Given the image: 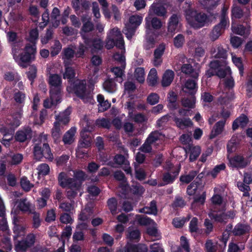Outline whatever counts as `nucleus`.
I'll return each mask as SVG.
<instances>
[{
	"label": "nucleus",
	"instance_id": "obj_52",
	"mask_svg": "<svg viewBox=\"0 0 252 252\" xmlns=\"http://www.w3.org/2000/svg\"><path fill=\"white\" fill-rule=\"evenodd\" d=\"M136 29L135 27L127 24L125 29H123V32L128 39H131L134 35Z\"/></svg>",
	"mask_w": 252,
	"mask_h": 252
},
{
	"label": "nucleus",
	"instance_id": "obj_7",
	"mask_svg": "<svg viewBox=\"0 0 252 252\" xmlns=\"http://www.w3.org/2000/svg\"><path fill=\"white\" fill-rule=\"evenodd\" d=\"M82 37L85 45L92 48V52H96L103 48V42L101 39L98 37L90 38L83 34H82Z\"/></svg>",
	"mask_w": 252,
	"mask_h": 252
},
{
	"label": "nucleus",
	"instance_id": "obj_36",
	"mask_svg": "<svg viewBox=\"0 0 252 252\" xmlns=\"http://www.w3.org/2000/svg\"><path fill=\"white\" fill-rule=\"evenodd\" d=\"M13 98L15 102L22 108L25 104L26 94L24 93L18 91L13 94Z\"/></svg>",
	"mask_w": 252,
	"mask_h": 252
},
{
	"label": "nucleus",
	"instance_id": "obj_53",
	"mask_svg": "<svg viewBox=\"0 0 252 252\" xmlns=\"http://www.w3.org/2000/svg\"><path fill=\"white\" fill-rule=\"evenodd\" d=\"M62 48V45L58 40L54 41L53 46L51 47L50 54L52 57H55L58 55Z\"/></svg>",
	"mask_w": 252,
	"mask_h": 252
},
{
	"label": "nucleus",
	"instance_id": "obj_37",
	"mask_svg": "<svg viewBox=\"0 0 252 252\" xmlns=\"http://www.w3.org/2000/svg\"><path fill=\"white\" fill-rule=\"evenodd\" d=\"M197 173V171L191 170L187 175H181L180 181L183 183L189 184L193 180Z\"/></svg>",
	"mask_w": 252,
	"mask_h": 252
},
{
	"label": "nucleus",
	"instance_id": "obj_18",
	"mask_svg": "<svg viewBox=\"0 0 252 252\" xmlns=\"http://www.w3.org/2000/svg\"><path fill=\"white\" fill-rule=\"evenodd\" d=\"M181 72L195 79H198L199 73L197 70L193 68L190 63L183 64L181 67Z\"/></svg>",
	"mask_w": 252,
	"mask_h": 252
},
{
	"label": "nucleus",
	"instance_id": "obj_10",
	"mask_svg": "<svg viewBox=\"0 0 252 252\" xmlns=\"http://www.w3.org/2000/svg\"><path fill=\"white\" fill-rule=\"evenodd\" d=\"M181 16L180 14L174 13L169 17L167 22V31L169 33H175L179 32L180 28V19Z\"/></svg>",
	"mask_w": 252,
	"mask_h": 252
},
{
	"label": "nucleus",
	"instance_id": "obj_57",
	"mask_svg": "<svg viewBox=\"0 0 252 252\" xmlns=\"http://www.w3.org/2000/svg\"><path fill=\"white\" fill-rule=\"evenodd\" d=\"M21 187L25 191H29L33 187L26 177H23L20 181Z\"/></svg>",
	"mask_w": 252,
	"mask_h": 252
},
{
	"label": "nucleus",
	"instance_id": "obj_23",
	"mask_svg": "<svg viewBox=\"0 0 252 252\" xmlns=\"http://www.w3.org/2000/svg\"><path fill=\"white\" fill-rule=\"evenodd\" d=\"M175 74L172 70H166L162 76L161 85L163 87L169 86L172 82L174 78Z\"/></svg>",
	"mask_w": 252,
	"mask_h": 252
},
{
	"label": "nucleus",
	"instance_id": "obj_15",
	"mask_svg": "<svg viewBox=\"0 0 252 252\" xmlns=\"http://www.w3.org/2000/svg\"><path fill=\"white\" fill-rule=\"evenodd\" d=\"M148 247L145 244H134L127 243L124 247L125 252H147Z\"/></svg>",
	"mask_w": 252,
	"mask_h": 252
},
{
	"label": "nucleus",
	"instance_id": "obj_55",
	"mask_svg": "<svg viewBox=\"0 0 252 252\" xmlns=\"http://www.w3.org/2000/svg\"><path fill=\"white\" fill-rule=\"evenodd\" d=\"M185 42V36L182 34H178L173 39L174 45L177 48H182Z\"/></svg>",
	"mask_w": 252,
	"mask_h": 252
},
{
	"label": "nucleus",
	"instance_id": "obj_39",
	"mask_svg": "<svg viewBox=\"0 0 252 252\" xmlns=\"http://www.w3.org/2000/svg\"><path fill=\"white\" fill-rule=\"evenodd\" d=\"M1 252H10L12 249L10 238L6 237L1 240Z\"/></svg>",
	"mask_w": 252,
	"mask_h": 252
},
{
	"label": "nucleus",
	"instance_id": "obj_8",
	"mask_svg": "<svg viewBox=\"0 0 252 252\" xmlns=\"http://www.w3.org/2000/svg\"><path fill=\"white\" fill-rule=\"evenodd\" d=\"M32 137V130L29 126L17 130L14 135L16 141L20 143L30 141Z\"/></svg>",
	"mask_w": 252,
	"mask_h": 252
},
{
	"label": "nucleus",
	"instance_id": "obj_42",
	"mask_svg": "<svg viewBox=\"0 0 252 252\" xmlns=\"http://www.w3.org/2000/svg\"><path fill=\"white\" fill-rule=\"evenodd\" d=\"M29 248V247L23 239L17 241L15 244L14 249L16 252H26Z\"/></svg>",
	"mask_w": 252,
	"mask_h": 252
},
{
	"label": "nucleus",
	"instance_id": "obj_49",
	"mask_svg": "<svg viewBox=\"0 0 252 252\" xmlns=\"http://www.w3.org/2000/svg\"><path fill=\"white\" fill-rule=\"evenodd\" d=\"M243 10L239 6H233L231 9L232 18L241 19L243 17Z\"/></svg>",
	"mask_w": 252,
	"mask_h": 252
},
{
	"label": "nucleus",
	"instance_id": "obj_56",
	"mask_svg": "<svg viewBox=\"0 0 252 252\" xmlns=\"http://www.w3.org/2000/svg\"><path fill=\"white\" fill-rule=\"evenodd\" d=\"M33 155L34 159L37 160H41L43 158L41 144H36L34 145L33 148Z\"/></svg>",
	"mask_w": 252,
	"mask_h": 252
},
{
	"label": "nucleus",
	"instance_id": "obj_19",
	"mask_svg": "<svg viewBox=\"0 0 252 252\" xmlns=\"http://www.w3.org/2000/svg\"><path fill=\"white\" fill-rule=\"evenodd\" d=\"M250 230V225L239 223L235 226L232 232L234 236H241L248 233Z\"/></svg>",
	"mask_w": 252,
	"mask_h": 252
},
{
	"label": "nucleus",
	"instance_id": "obj_46",
	"mask_svg": "<svg viewBox=\"0 0 252 252\" xmlns=\"http://www.w3.org/2000/svg\"><path fill=\"white\" fill-rule=\"evenodd\" d=\"M8 229V225L5 220V207L1 199V231H4Z\"/></svg>",
	"mask_w": 252,
	"mask_h": 252
},
{
	"label": "nucleus",
	"instance_id": "obj_29",
	"mask_svg": "<svg viewBox=\"0 0 252 252\" xmlns=\"http://www.w3.org/2000/svg\"><path fill=\"white\" fill-rule=\"evenodd\" d=\"M104 89L109 93H114L116 91L117 85L113 79L106 80L103 84Z\"/></svg>",
	"mask_w": 252,
	"mask_h": 252
},
{
	"label": "nucleus",
	"instance_id": "obj_25",
	"mask_svg": "<svg viewBox=\"0 0 252 252\" xmlns=\"http://www.w3.org/2000/svg\"><path fill=\"white\" fill-rule=\"evenodd\" d=\"M76 132V128L75 127H71L68 131H67L64 134L63 141L64 144H71L74 140V136Z\"/></svg>",
	"mask_w": 252,
	"mask_h": 252
},
{
	"label": "nucleus",
	"instance_id": "obj_4",
	"mask_svg": "<svg viewBox=\"0 0 252 252\" xmlns=\"http://www.w3.org/2000/svg\"><path fill=\"white\" fill-rule=\"evenodd\" d=\"M36 53V47L34 45L32 46L30 43H27L23 49V52L19 56L14 55L13 58L20 67L25 68L34 60Z\"/></svg>",
	"mask_w": 252,
	"mask_h": 252
},
{
	"label": "nucleus",
	"instance_id": "obj_38",
	"mask_svg": "<svg viewBox=\"0 0 252 252\" xmlns=\"http://www.w3.org/2000/svg\"><path fill=\"white\" fill-rule=\"evenodd\" d=\"M107 206L112 215L117 213L118 201L115 197H111L107 201Z\"/></svg>",
	"mask_w": 252,
	"mask_h": 252
},
{
	"label": "nucleus",
	"instance_id": "obj_33",
	"mask_svg": "<svg viewBox=\"0 0 252 252\" xmlns=\"http://www.w3.org/2000/svg\"><path fill=\"white\" fill-rule=\"evenodd\" d=\"M39 33L36 28L32 29L29 32V36L27 40L29 41L32 46L34 45L36 47V44L38 39Z\"/></svg>",
	"mask_w": 252,
	"mask_h": 252
},
{
	"label": "nucleus",
	"instance_id": "obj_9",
	"mask_svg": "<svg viewBox=\"0 0 252 252\" xmlns=\"http://www.w3.org/2000/svg\"><path fill=\"white\" fill-rule=\"evenodd\" d=\"M211 55L214 60L227 61L228 51L221 45H216L210 51Z\"/></svg>",
	"mask_w": 252,
	"mask_h": 252
},
{
	"label": "nucleus",
	"instance_id": "obj_35",
	"mask_svg": "<svg viewBox=\"0 0 252 252\" xmlns=\"http://www.w3.org/2000/svg\"><path fill=\"white\" fill-rule=\"evenodd\" d=\"M62 96L59 95L58 98L54 99L51 97V94H50V99L47 98L44 100L43 106L45 108H50L52 106L56 105L61 102Z\"/></svg>",
	"mask_w": 252,
	"mask_h": 252
},
{
	"label": "nucleus",
	"instance_id": "obj_27",
	"mask_svg": "<svg viewBox=\"0 0 252 252\" xmlns=\"http://www.w3.org/2000/svg\"><path fill=\"white\" fill-rule=\"evenodd\" d=\"M150 31V30H147L146 31V44L145 48V49L146 50H149L151 48H153L155 46V44L156 43V35L153 32H151Z\"/></svg>",
	"mask_w": 252,
	"mask_h": 252
},
{
	"label": "nucleus",
	"instance_id": "obj_60",
	"mask_svg": "<svg viewBox=\"0 0 252 252\" xmlns=\"http://www.w3.org/2000/svg\"><path fill=\"white\" fill-rule=\"evenodd\" d=\"M159 96L158 94L152 93L148 95L147 97V102L151 105H154L159 102Z\"/></svg>",
	"mask_w": 252,
	"mask_h": 252
},
{
	"label": "nucleus",
	"instance_id": "obj_26",
	"mask_svg": "<svg viewBox=\"0 0 252 252\" xmlns=\"http://www.w3.org/2000/svg\"><path fill=\"white\" fill-rule=\"evenodd\" d=\"M158 74L157 70L152 68L148 75L147 82L149 86L155 87L158 83Z\"/></svg>",
	"mask_w": 252,
	"mask_h": 252
},
{
	"label": "nucleus",
	"instance_id": "obj_44",
	"mask_svg": "<svg viewBox=\"0 0 252 252\" xmlns=\"http://www.w3.org/2000/svg\"><path fill=\"white\" fill-rule=\"evenodd\" d=\"M27 76L32 85L37 76V68L35 65L33 64L30 66L29 70L27 72Z\"/></svg>",
	"mask_w": 252,
	"mask_h": 252
},
{
	"label": "nucleus",
	"instance_id": "obj_45",
	"mask_svg": "<svg viewBox=\"0 0 252 252\" xmlns=\"http://www.w3.org/2000/svg\"><path fill=\"white\" fill-rule=\"evenodd\" d=\"M146 214L157 216L158 210L157 206V202L155 200L150 203V206H145Z\"/></svg>",
	"mask_w": 252,
	"mask_h": 252
},
{
	"label": "nucleus",
	"instance_id": "obj_5",
	"mask_svg": "<svg viewBox=\"0 0 252 252\" xmlns=\"http://www.w3.org/2000/svg\"><path fill=\"white\" fill-rule=\"evenodd\" d=\"M49 84L50 86L49 93L51 97L57 99L59 95L62 96V80L61 77L57 74H51L49 78Z\"/></svg>",
	"mask_w": 252,
	"mask_h": 252
},
{
	"label": "nucleus",
	"instance_id": "obj_32",
	"mask_svg": "<svg viewBox=\"0 0 252 252\" xmlns=\"http://www.w3.org/2000/svg\"><path fill=\"white\" fill-rule=\"evenodd\" d=\"M69 113H68L67 111H65L63 113H60L58 116L56 117V121L55 122H58L59 125L61 126V124L63 125H67L69 122Z\"/></svg>",
	"mask_w": 252,
	"mask_h": 252
},
{
	"label": "nucleus",
	"instance_id": "obj_22",
	"mask_svg": "<svg viewBox=\"0 0 252 252\" xmlns=\"http://www.w3.org/2000/svg\"><path fill=\"white\" fill-rule=\"evenodd\" d=\"M230 163L233 167L245 168L248 165V163L245 160L244 158L241 156H235L232 158Z\"/></svg>",
	"mask_w": 252,
	"mask_h": 252
},
{
	"label": "nucleus",
	"instance_id": "obj_31",
	"mask_svg": "<svg viewBox=\"0 0 252 252\" xmlns=\"http://www.w3.org/2000/svg\"><path fill=\"white\" fill-rule=\"evenodd\" d=\"M141 237V233L140 231L137 229H130L129 228L127 230V234L126 237L130 241L138 242L139 241Z\"/></svg>",
	"mask_w": 252,
	"mask_h": 252
},
{
	"label": "nucleus",
	"instance_id": "obj_64",
	"mask_svg": "<svg viewBox=\"0 0 252 252\" xmlns=\"http://www.w3.org/2000/svg\"><path fill=\"white\" fill-rule=\"evenodd\" d=\"M63 54V59L66 60H71L75 56V51L70 47L64 48Z\"/></svg>",
	"mask_w": 252,
	"mask_h": 252
},
{
	"label": "nucleus",
	"instance_id": "obj_30",
	"mask_svg": "<svg viewBox=\"0 0 252 252\" xmlns=\"http://www.w3.org/2000/svg\"><path fill=\"white\" fill-rule=\"evenodd\" d=\"M136 219L138 224L141 226H147L156 223L153 220L145 215H137Z\"/></svg>",
	"mask_w": 252,
	"mask_h": 252
},
{
	"label": "nucleus",
	"instance_id": "obj_13",
	"mask_svg": "<svg viewBox=\"0 0 252 252\" xmlns=\"http://www.w3.org/2000/svg\"><path fill=\"white\" fill-rule=\"evenodd\" d=\"M229 25L225 23L221 24L220 22L215 25L210 33V38L212 41L217 40L224 31Z\"/></svg>",
	"mask_w": 252,
	"mask_h": 252
},
{
	"label": "nucleus",
	"instance_id": "obj_1",
	"mask_svg": "<svg viewBox=\"0 0 252 252\" xmlns=\"http://www.w3.org/2000/svg\"><path fill=\"white\" fill-rule=\"evenodd\" d=\"M22 113L16 112L12 115L3 118V124L1 125V133L3 134L2 140H13L15 130L21 125Z\"/></svg>",
	"mask_w": 252,
	"mask_h": 252
},
{
	"label": "nucleus",
	"instance_id": "obj_14",
	"mask_svg": "<svg viewBox=\"0 0 252 252\" xmlns=\"http://www.w3.org/2000/svg\"><path fill=\"white\" fill-rule=\"evenodd\" d=\"M145 27L147 30H151L152 29L154 30H159L162 27V22L161 20L158 17H151L148 16L145 18Z\"/></svg>",
	"mask_w": 252,
	"mask_h": 252
},
{
	"label": "nucleus",
	"instance_id": "obj_3",
	"mask_svg": "<svg viewBox=\"0 0 252 252\" xmlns=\"http://www.w3.org/2000/svg\"><path fill=\"white\" fill-rule=\"evenodd\" d=\"M227 64V61L213 59L209 64V68L206 71V75L208 77L217 76L220 78H223L231 71Z\"/></svg>",
	"mask_w": 252,
	"mask_h": 252
},
{
	"label": "nucleus",
	"instance_id": "obj_12",
	"mask_svg": "<svg viewBox=\"0 0 252 252\" xmlns=\"http://www.w3.org/2000/svg\"><path fill=\"white\" fill-rule=\"evenodd\" d=\"M208 18L204 13L198 12L195 20L191 22V26L195 29H198L205 26L208 23Z\"/></svg>",
	"mask_w": 252,
	"mask_h": 252
},
{
	"label": "nucleus",
	"instance_id": "obj_6",
	"mask_svg": "<svg viewBox=\"0 0 252 252\" xmlns=\"http://www.w3.org/2000/svg\"><path fill=\"white\" fill-rule=\"evenodd\" d=\"M70 88L73 93L79 98L84 99L87 95V84L85 79H77L71 81Z\"/></svg>",
	"mask_w": 252,
	"mask_h": 252
},
{
	"label": "nucleus",
	"instance_id": "obj_11",
	"mask_svg": "<svg viewBox=\"0 0 252 252\" xmlns=\"http://www.w3.org/2000/svg\"><path fill=\"white\" fill-rule=\"evenodd\" d=\"M149 12L164 19L167 17V9L163 5L159 3H153L150 7Z\"/></svg>",
	"mask_w": 252,
	"mask_h": 252
},
{
	"label": "nucleus",
	"instance_id": "obj_58",
	"mask_svg": "<svg viewBox=\"0 0 252 252\" xmlns=\"http://www.w3.org/2000/svg\"><path fill=\"white\" fill-rule=\"evenodd\" d=\"M142 21V17L138 15H132L129 17L128 25L135 27L136 28L141 24Z\"/></svg>",
	"mask_w": 252,
	"mask_h": 252
},
{
	"label": "nucleus",
	"instance_id": "obj_41",
	"mask_svg": "<svg viewBox=\"0 0 252 252\" xmlns=\"http://www.w3.org/2000/svg\"><path fill=\"white\" fill-rule=\"evenodd\" d=\"M80 134L83 140L79 142L78 147L83 148L89 147L91 146V139L89 138V136L83 133V131H81Z\"/></svg>",
	"mask_w": 252,
	"mask_h": 252
},
{
	"label": "nucleus",
	"instance_id": "obj_2",
	"mask_svg": "<svg viewBox=\"0 0 252 252\" xmlns=\"http://www.w3.org/2000/svg\"><path fill=\"white\" fill-rule=\"evenodd\" d=\"M200 174L196 178L193 182L188 186L187 189V193L189 195H194L193 201L191 203L192 207L194 206L195 204L204 205L206 198V192L205 191H203L200 195L195 194L198 189H200L204 188L201 179L202 177H200Z\"/></svg>",
	"mask_w": 252,
	"mask_h": 252
},
{
	"label": "nucleus",
	"instance_id": "obj_16",
	"mask_svg": "<svg viewBox=\"0 0 252 252\" xmlns=\"http://www.w3.org/2000/svg\"><path fill=\"white\" fill-rule=\"evenodd\" d=\"M173 121L176 126L181 129H184L192 126L193 123L189 118H178L177 116L173 117Z\"/></svg>",
	"mask_w": 252,
	"mask_h": 252
},
{
	"label": "nucleus",
	"instance_id": "obj_63",
	"mask_svg": "<svg viewBox=\"0 0 252 252\" xmlns=\"http://www.w3.org/2000/svg\"><path fill=\"white\" fill-rule=\"evenodd\" d=\"M66 174L64 172H61L58 176V182L60 186L63 188H66L67 180L68 179Z\"/></svg>",
	"mask_w": 252,
	"mask_h": 252
},
{
	"label": "nucleus",
	"instance_id": "obj_59",
	"mask_svg": "<svg viewBox=\"0 0 252 252\" xmlns=\"http://www.w3.org/2000/svg\"><path fill=\"white\" fill-rule=\"evenodd\" d=\"M160 136V133L158 130H155L150 133L146 140L151 144H153L159 140Z\"/></svg>",
	"mask_w": 252,
	"mask_h": 252
},
{
	"label": "nucleus",
	"instance_id": "obj_21",
	"mask_svg": "<svg viewBox=\"0 0 252 252\" xmlns=\"http://www.w3.org/2000/svg\"><path fill=\"white\" fill-rule=\"evenodd\" d=\"M179 173V170H176L171 172H165L163 174L162 181L165 185L172 184L178 176Z\"/></svg>",
	"mask_w": 252,
	"mask_h": 252
},
{
	"label": "nucleus",
	"instance_id": "obj_43",
	"mask_svg": "<svg viewBox=\"0 0 252 252\" xmlns=\"http://www.w3.org/2000/svg\"><path fill=\"white\" fill-rule=\"evenodd\" d=\"M67 181L66 188L69 189L80 190L81 187V182L78 181L76 179L72 178H69Z\"/></svg>",
	"mask_w": 252,
	"mask_h": 252
},
{
	"label": "nucleus",
	"instance_id": "obj_50",
	"mask_svg": "<svg viewBox=\"0 0 252 252\" xmlns=\"http://www.w3.org/2000/svg\"><path fill=\"white\" fill-rule=\"evenodd\" d=\"M190 151L189 160L190 162H193L197 158L200 154L201 149L199 146H194L190 148Z\"/></svg>",
	"mask_w": 252,
	"mask_h": 252
},
{
	"label": "nucleus",
	"instance_id": "obj_54",
	"mask_svg": "<svg viewBox=\"0 0 252 252\" xmlns=\"http://www.w3.org/2000/svg\"><path fill=\"white\" fill-rule=\"evenodd\" d=\"M76 73L75 70L73 67L70 66L65 67L64 73L63 74V78L64 79H67L69 80L71 83V79H73L75 76Z\"/></svg>",
	"mask_w": 252,
	"mask_h": 252
},
{
	"label": "nucleus",
	"instance_id": "obj_20",
	"mask_svg": "<svg viewBox=\"0 0 252 252\" xmlns=\"http://www.w3.org/2000/svg\"><path fill=\"white\" fill-rule=\"evenodd\" d=\"M200 1L204 8L207 9V12L210 14V16L216 18L218 14L214 13L213 11V9L217 6L216 1L214 0H200Z\"/></svg>",
	"mask_w": 252,
	"mask_h": 252
},
{
	"label": "nucleus",
	"instance_id": "obj_51",
	"mask_svg": "<svg viewBox=\"0 0 252 252\" xmlns=\"http://www.w3.org/2000/svg\"><path fill=\"white\" fill-rule=\"evenodd\" d=\"M88 48V46H86L84 44L79 43L78 47L76 48V51H75V57L77 58H84L85 53Z\"/></svg>",
	"mask_w": 252,
	"mask_h": 252
},
{
	"label": "nucleus",
	"instance_id": "obj_28",
	"mask_svg": "<svg viewBox=\"0 0 252 252\" xmlns=\"http://www.w3.org/2000/svg\"><path fill=\"white\" fill-rule=\"evenodd\" d=\"M210 218L213 219L216 221L220 223H226L225 213L223 211L219 213L216 211L214 210L212 212L209 214Z\"/></svg>",
	"mask_w": 252,
	"mask_h": 252
},
{
	"label": "nucleus",
	"instance_id": "obj_61",
	"mask_svg": "<svg viewBox=\"0 0 252 252\" xmlns=\"http://www.w3.org/2000/svg\"><path fill=\"white\" fill-rule=\"evenodd\" d=\"M3 78L7 81H14L15 83H16L20 79V76L19 75L17 74L15 75L13 72L10 71L5 72L3 76Z\"/></svg>",
	"mask_w": 252,
	"mask_h": 252
},
{
	"label": "nucleus",
	"instance_id": "obj_48",
	"mask_svg": "<svg viewBox=\"0 0 252 252\" xmlns=\"http://www.w3.org/2000/svg\"><path fill=\"white\" fill-rule=\"evenodd\" d=\"M134 76L140 83H143L145 81V71L143 67H137L135 70Z\"/></svg>",
	"mask_w": 252,
	"mask_h": 252
},
{
	"label": "nucleus",
	"instance_id": "obj_40",
	"mask_svg": "<svg viewBox=\"0 0 252 252\" xmlns=\"http://www.w3.org/2000/svg\"><path fill=\"white\" fill-rule=\"evenodd\" d=\"M61 126L58 122H54V126L52 129V136L55 140H58L62 135Z\"/></svg>",
	"mask_w": 252,
	"mask_h": 252
},
{
	"label": "nucleus",
	"instance_id": "obj_62",
	"mask_svg": "<svg viewBox=\"0 0 252 252\" xmlns=\"http://www.w3.org/2000/svg\"><path fill=\"white\" fill-rule=\"evenodd\" d=\"M17 207L21 211L27 212L30 209V204L26 198H22L20 200Z\"/></svg>",
	"mask_w": 252,
	"mask_h": 252
},
{
	"label": "nucleus",
	"instance_id": "obj_17",
	"mask_svg": "<svg viewBox=\"0 0 252 252\" xmlns=\"http://www.w3.org/2000/svg\"><path fill=\"white\" fill-rule=\"evenodd\" d=\"M198 79H188L185 84L186 93H189L191 96H194L197 91L198 86L197 80Z\"/></svg>",
	"mask_w": 252,
	"mask_h": 252
},
{
	"label": "nucleus",
	"instance_id": "obj_34",
	"mask_svg": "<svg viewBox=\"0 0 252 252\" xmlns=\"http://www.w3.org/2000/svg\"><path fill=\"white\" fill-rule=\"evenodd\" d=\"M41 148L43 157L49 161H52L54 159V156L51 152L49 144L48 143H43L42 146H41Z\"/></svg>",
	"mask_w": 252,
	"mask_h": 252
},
{
	"label": "nucleus",
	"instance_id": "obj_47",
	"mask_svg": "<svg viewBox=\"0 0 252 252\" xmlns=\"http://www.w3.org/2000/svg\"><path fill=\"white\" fill-rule=\"evenodd\" d=\"M131 191L135 195H141L145 191L144 187L138 183H133L130 187Z\"/></svg>",
	"mask_w": 252,
	"mask_h": 252
},
{
	"label": "nucleus",
	"instance_id": "obj_24",
	"mask_svg": "<svg viewBox=\"0 0 252 252\" xmlns=\"http://www.w3.org/2000/svg\"><path fill=\"white\" fill-rule=\"evenodd\" d=\"M225 123V121L221 120L219 121L215 124L210 134V139H213L221 133L224 126Z\"/></svg>",
	"mask_w": 252,
	"mask_h": 252
}]
</instances>
